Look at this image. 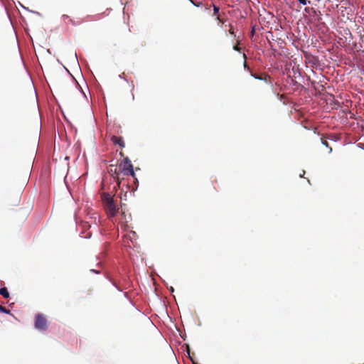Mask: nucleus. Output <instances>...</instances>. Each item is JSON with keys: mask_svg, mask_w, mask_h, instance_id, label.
I'll use <instances>...</instances> for the list:
<instances>
[{"mask_svg": "<svg viewBox=\"0 0 364 364\" xmlns=\"http://www.w3.org/2000/svg\"><path fill=\"white\" fill-rule=\"evenodd\" d=\"M101 199L108 218L114 222V218L118 213L119 208L117 207L113 196L108 193H102Z\"/></svg>", "mask_w": 364, "mask_h": 364, "instance_id": "nucleus-1", "label": "nucleus"}, {"mask_svg": "<svg viewBox=\"0 0 364 364\" xmlns=\"http://www.w3.org/2000/svg\"><path fill=\"white\" fill-rule=\"evenodd\" d=\"M119 155L122 157H124L123 160L121 161L118 165L120 174H122L123 176H132L134 177L135 174L130 159L127 156L124 157V154L122 151L119 152Z\"/></svg>", "mask_w": 364, "mask_h": 364, "instance_id": "nucleus-2", "label": "nucleus"}, {"mask_svg": "<svg viewBox=\"0 0 364 364\" xmlns=\"http://www.w3.org/2000/svg\"><path fill=\"white\" fill-rule=\"evenodd\" d=\"M35 328L41 331H44L48 328L47 319L43 314H38L36 316Z\"/></svg>", "mask_w": 364, "mask_h": 364, "instance_id": "nucleus-3", "label": "nucleus"}, {"mask_svg": "<svg viewBox=\"0 0 364 364\" xmlns=\"http://www.w3.org/2000/svg\"><path fill=\"white\" fill-rule=\"evenodd\" d=\"M132 220V215L129 213H126V212L122 210L120 213V220L119 223L124 226L125 229L129 228L130 226L128 225L129 222Z\"/></svg>", "mask_w": 364, "mask_h": 364, "instance_id": "nucleus-4", "label": "nucleus"}, {"mask_svg": "<svg viewBox=\"0 0 364 364\" xmlns=\"http://www.w3.org/2000/svg\"><path fill=\"white\" fill-rule=\"evenodd\" d=\"M109 167L110 168L109 172L111 173L113 178L117 181V185L119 186L121 181L122 179H123V178L121 177V174L119 171L118 166L110 165Z\"/></svg>", "mask_w": 364, "mask_h": 364, "instance_id": "nucleus-5", "label": "nucleus"}, {"mask_svg": "<svg viewBox=\"0 0 364 364\" xmlns=\"http://www.w3.org/2000/svg\"><path fill=\"white\" fill-rule=\"evenodd\" d=\"M111 139L114 144H118L121 148L124 147L125 144L123 138H111Z\"/></svg>", "mask_w": 364, "mask_h": 364, "instance_id": "nucleus-6", "label": "nucleus"}, {"mask_svg": "<svg viewBox=\"0 0 364 364\" xmlns=\"http://www.w3.org/2000/svg\"><path fill=\"white\" fill-rule=\"evenodd\" d=\"M244 68H245V69L247 70L250 73L251 76H252L255 79L263 80V78L262 77H259L257 75L252 73V72L251 71L250 68L247 65V62L245 60L244 62Z\"/></svg>", "mask_w": 364, "mask_h": 364, "instance_id": "nucleus-7", "label": "nucleus"}, {"mask_svg": "<svg viewBox=\"0 0 364 364\" xmlns=\"http://www.w3.org/2000/svg\"><path fill=\"white\" fill-rule=\"evenodd\" d=\"M219 13V8L216 6H213V15L217 16V19L221 22L222 23H224V21L221 19L218 15Z\"/></svg>", "mask_w": 364, "mask_h": 364, "instance_id": "nucleus-8", "label": "nucleus"}, {"mask_svg": "<svg viewBox=\"0 0 364 364\" xmlns=\"http://www.w3.org/2000/svg\"><path fill=\"white\" fill-rule=\"evenodd\" d=\"M0 294L2 295L4 298H8L9 296V291L6 287L0 289Z\"/></svg>", "mask_w": 364, "mask_h": 364, "instance_id": "nucleus-9", "label": "nucleus"}, {"mask_svg": "<svg viewBox=\"0 0 364 364\" xmlns=\"http://www.w3.org/2000/svg\"><path fill=\"white\" fill-rule=\"evenodd\" d=\"M62 18H63L64 21L68 20L73 26L77 25V23H75V21L72 18H70V16L68 15L64 14L62 16Z\"/></svg>", "mask_w": 364, "mask_h": 364, "instance_id": "nucleus-10", "label": "nucleus"}, {"mask_svg": "<svg viewBox=\"0 0 364 364\" xmlns=\"http://www.w3.org/2000/svg\"><path fill=\"white\" fill-rule=\"evenodd\" d=\"M0 311L5 313V314H10V312H11L9 309H6L5 307H4L1 305H0Z\"/></svg>", "mask_w": 364, "mask_h": 364, "instance_id": "nucleus-11", "label": "nucleus"}, {"mask_svg": "<svg viewBox=\"0 0 364 364\" xmlns=\"http://www.w3.org/2000/svg\"><path fill=\"white\" fill-rule=\"evenodd\" d=\"M300 4L303 5H306L307 4H310L309 1L307 0H297Z\"/></svg>", "mask_w": 364, "mask_h": 364, "instance_id": "nucleus-12", "label": "nucleus"}, {"mask_svg": "<svg viewBox=\"0 0 364 364\" xmlns=\"http://www.w3.org/2000/svg\"><path fill=\"white\" fill-rule=\"evenodd\" d=\"M229 27H230V29H229V33L230 34L232 35V36H235V33H234V30H233V27L231 24L229 25Z\"/></svg>", "mask_w": 364, "mask_h": 364, "instance_id": "nucleus-13", "label": "nucleus"}, {"mask_svg": "<svg viewBox=\"0 0 364 364\" xmlns=\"http://www.w3.org/2000/svg\"><path fill=\"white\" fill-rule=\"evenodd\" d=\"M233 49L236 51H240V48L239 47L238 45H235L233 46Z\"/></svg>", "mask_w": 364, "mask_h": 364, "instance_id": "nucleus-14", "label": "nucleus"}, {"mask_svg": "<svg viewBox=\"0 0 364 364\" xmlns=\"http://www.w3.org/2000/svg\"><path fill=\"white\" fill-rule=\"evenodd\" d=\"M325 138H321V142L323 144L326 145V146H328V143L326 142V141L324 140Z\"/></svg>", "mask_w": 364, "mask_h": 364, "instance_id": "nucleus-15", "label": "nucleus"}, {"mask_svg": "<svg viewBox=\"0 0 364 364\" xmlns=\"http://www.w3.org/2000/svg\"><path fill=\"white\" fill-rule=\"evenodd\" d=\"M83 228H90V225L88 224L87 222H85V224L83 225Z\"/></svg>", "mask_w": 364, "mask_h": 364, "instance_id": "nucleus-16", "label": "nucleus"}, {"mask_svg": "<svg viewBox=\"0 0 364 364\" xmlns=\"http://www.w3.org/2000/svg\"><path fill=\"white\" fill-rule=\"evenodd\" d=\"M119 77H120L121 78H124V79H125V74H124V73H123L122 75H119Z\"/></svg>", "mask_w": 364, "mask_h": 364, "instance_id": "nucleus-17", "label": "nucleus"}, {"mask_svg": "<svg viewBox=\"0 0 364 364\" xmlns=\"http://www.w3.org/2000/svg\"><path fill=\"white\" fill-rule=\"evenodd\" d=\"M91 236L90 232H88L87 235H85V237H90Z\"/></svg>", "mask_w": 364, "mask_h": 364, "instance_id": "nucleus-18", "label": "nucleus"}, {"mask_svg": "<svg viewBox=\"0 0 364 364\" xmlns=\"http://www.w3.org/2000/svg\"><path fill=\"white\" fill-rule=\"evenodd\" d=\"M254 33H255V29H254V28H252V31H251V34H252V36H253V35H254Z\"/></svg>", "mask_w": 364, "mask_h": 364, "instance_id": "nucleus-19", "label": "nucleus"}, {"mask_svg": "<svg viewBox=\"0 0 364 364\" xmlns=\"http://www.w3.org/2000/svg\"><path fill=\"white\" fill-rule=\"evenodd\" d=\"M304 174H305V171H303V174H301L300 177H303Z\"/></svg>", "mask_w": 364, "mask_h": 364, "instance_id": "nucleus-20", "label": "nucleus"}, {"mask_svg": "<svg viewBox=\"0 0 364 364\" xmlns=\"http://www.w3.org/2000/svg\"><path fill=\"white\" fill-rule=\"evenodd\" d=\"M348 33L349 34L350 38H351V33H350V32L348 30Z\"/></svg>", "mask_w": 364, "mask_h": 364, "instance_id": "nucleus-21", "label": "nucleus"}, {"mask_svg": "<svg viewBox=\"0 0 364 364\" xmlns=\"http://www.w3.org/2000/svg\"><path fill=\"white\" fill-rule=\"evenodd\" d=\"M170 290L173 292V288L171 287L170 288Z\"/></svg>", "mask_w": 364, "mask_h": 364, "instance_id": "nucleus-22", "label": "nucleus"}, {"mask_svg": "<svg viewBox=\"0 0 364 364\" xmlns=\"http://www.w3.org/2000/svg\"><path fill=\"white\" fill-rule=\"evenodd\" d=\"M243 57H244V58H245V59H246V58H247V57H246V55H245V54H243Z\"/></svg>", "mask_w": 364, "mask_h": 364, "instance_id": "nucleus-23", "label": "nucleus"}]
</instances>
